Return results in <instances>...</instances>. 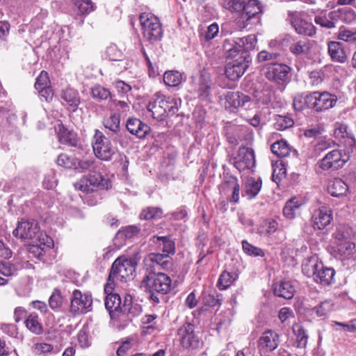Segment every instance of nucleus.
<instances>
[{"mask_svg": "<svg viewBox=\"0 0 356 356\" xmlns=\"http://www.w3.org/2000/svg\"><path fill=\"white\" fill-rule=\"evenodd\" d=\"M256 43L257 38L253 35L234 40V45L227 54L232 60L225 67V74L229 80L236 81L245 73L252 60L250 51L254 49Z\"/></svg>", "mask_w": 356, "mask_h": 356, "instance_id": "1", "label": "nucleus"}, {"mask_svg": "<svg viewBox=\"0 0 356 356\" xmlns=\"http://www.w3.org/2000/svg\"><path fill=\"white\" fill-rule=\"evenodd\" d=\"M134 271V267L131 260L125 257L116 259L112 264L107 282L105 284V292L108 293L113 291L116 282H126Z\"/></svg>", "mask_w": 356, "mask_h": 356, "instance_id": "2", "label": "nucleus"}, {"mask_svg": "<svg viewBox=\"0 0 356 356\" xmlns=\"http://www.w3.org/2000/svg\"><path fill=\"white\" fill-rule=\"evenodd\" d=\"M154 119L162 120L167 115H175L178 111L177 100L172 97L156 95V98L147 106Z\"/></svg>", "mask_w": 356, "mask_h": 356, "instance_id": "3", "label": "nucleus"}, {"mask_svg": "<svg viewBox=\"0 0 356 356\" xmlns=\"http://www.w3.org/2000/svg\"><path fill=\"white\" fill-rule=\"evenodd\" d=\"M143 286L149 292L165 295L172 289V280L164 273H146L142 280Z\"/></svg>", "mask_w": 356, "mask_h": 356, "instance_id": "4", "label": "nucleus"}, {"mask_svg": "<svg viewBox=\"0 0 356 356\" xmlns=\"http://www.w3.org/2000/svg\"><path fill=\"white\" fill-rule=\"evenodd\" d=\"M143 37L151 42L161 39L163 30L157 17L149 13H143L139 17Z\"/></svg>", "mask_w": 356, "mask_h": 356, "instance_id": "5", "label": "nucleus"}, {"mask_svg": "<svg viewBox=\"0 0 356 356\" xmlns=\"http://www.w3.org/2000/svg\"><path fill=\"white\" fill-rule=\"evenodd\" d=\"M291 68L285 64L275 63L267 68L266 77L277 84V90L282 92L289 81Z\"/></svg>", "mask_w": 356, "mask_h": 356, "instance_id": "6", "label": "nucleus"}, {"mask_svg": "<svg viewBox=\"0 0 356 356\" xmlns=\"http://www.w3.org/2000/svg\"><path fill=\"white\" fill-rule=\"evenodd\" d=\"M92 148L95 156L102 161H110L115 152L110 140L96 129L92 138Z\"/></svg>", "mask_w": 356, "mask_h": 356, "instance_id": "7", "label": "nucleus"}, {"mask_svg": "<svg viewBox=\"0 0 356 356\" xmlns=\"http://www.w3.org/2000/svg\"><path fill=\"white\" fill-rule=\"evenodd\" d=\"M177 335L184 349L195 350L202 346V341L195 332V327L192 323H186L181 325L177 330Z\"/></svg>", "mask_w": 356, "mask_h": 356, "instance_id": "8", "label": "nucleus"}, {"mask_svg": "<svg viewBox=\"0 0 356 356\" xmlns=\"http://www.w3.org/2000/svg\"><path fill=\"white\" fill-rule=\"evenodd\" d=\"M350 152V149L344 152L340 149L330 151L320 161L319 167L323 170L342 168L349 160Z\"/></svg>", "mask_w": 356, "mask_h": 356, "instance_id": "9", "label": "nucleus"}, {"mask_svg": "<svg viewBox=\"0 0 356 356\" xmlns=\"http://www.w3.org/2000/svg\"><path fill=\"white\" fill-rule=\"evenodd\" d=\"M289 20L296 32L300 35L312 37L316 33L315 26L307 19L304 13L289 12Z\"/></svg>", "mask_w": 356, "mask_h": 356, "instance_id": "10", "label": "nucleus"}, {"mask_svg": "<svg viewBox=\"0 0 356 356\" xmlns=\"http://www.w3.org/2000/svg\"><path fill=\"white\" fill-rule=\"evenodd\" d=\"M77 185L81 191L88 193L94 192L97 189H107L111 186V183L100 173L93 172L86 177L82 178Z\"/></svg>", "mask_w": 356, "mask_h": 356, "instance_id": "11", "label": "nucleus"}, {"mask_svg": "<svg viewBox=\"0 0 356 356\" xmlns=\"http://www.w3.org/2000/svg\"><path fill=\"white\" fill-rule=\"evenodd\" d=\"M146 273H161V270L171 268L172 262L166 255L159 253H150L144 259Z\"/></svg>", "mask_w": 356, "mask_h": 356, "instance_id": "12", "label": "nucleus"}, {"mask_svg": "<svg viewBox=\"0 0 356 356\" xmlns=\"http://www.w3.org/2000/svg\"><path fill=\"white\" fill-rule=\"evenodd\" d=\"M312 107L316 112H321L334 107L337 102L336 95L328 92H312Z\"/></svg>", "mask_w": 356, "mask_h": 356, "instance_id": "13", "label": "nucleus"}, {"mask_svg": "<svg viewBox=\"0 0 356 356\" xmlns=\"http://www.w3.org/2000/svg\"><path fill=\"white\" fill-rule=\"evenodd\" d=\"M220 195L232 203H237L240 197V185L238 179L230 176L220 185Z\"/></svg>", "mask_w": 356, "mask_h": 356, "instance_id": "14", "label": "nucleus"}, {"mask_svg": "<svg viewBox=\"0 0 356 356\" xmlns=\"http://www.w3.org/2000/svg\"><path fill=\"white\" fill-rule=\"evenodd\" d=\"M92 299L90 294L82 293L79 290H74L71 298L70 311L74 314L86 313L91 307Z\"/></svg>", "mask_w": 356, "mask_h": 356, "instance_id": "15", "label": "nucleus"}, {"mask_svg": "<svg viewBox=\"0 0 356 356\" xmlns=\"http://www.w3.org/2000/svg\"><path fill=\"white\" fill-rule=\"evenodd\" d=\"M329 251L337 259L341 260L350 259L356 253V245L350 241L332 243Z\"/></svg>", "mask_w": 356, "mask_h": 356, "instance_id": "16", "label": "nucleus"}, {"mask_svg": "<svg viewBox=\"0 0 356 356\" xmlns=\"http://www.w3.org/2000/svg\"><path fill=\"white\" fill-rule=\"evenodd\" d=\"M234 165L239 171L251 169L255 165V157L252 148L241 147L234 159Z\"/></svg>", "mask_w": 356, "mask_h": 356, "instance_id": "17", "label": "nucleus"}, {"mask_svg": "<svg viewBox=\"0 0 356 356\" xmlns=\"http://www.w3.org/2000/svg\"><path fill=\"white\" fill-rule=\"evenodd\" d=\"M314 41L307 38L293 39L289 44V51L297 58L308 57L312 52Z\"/></svg>", "mask_w": 356, "mask_h": 356, "instance_id": "18", "label": "nucleus"}, {"mask_svg": "<svg viewBox=\"0 0 356 356\" xmlns=\"http://www.w3.org/2000/svg\"><path fill=\"white\" fill-rule=\"evenodd\" d=\"M251 104L250 97L239 92L229 91L225 95L224 106L230 111L238 107L249 108Z\"/></svg>", "mask_w": 356, "mask_h": 356, "instance_id": "19", "label": "nucleus"}, {"mask_svg": "<svg viewBox=\"0 0 356 356\" xmlns=\"http://www.w3.org/2000/svg\"><path fill=\"white\" fill-rule=\"evenodd\" d=\"M39 228L34 221L22 220L13 230V235L22 239H32L38 232Z\"/></svg>", "mask_w": 356, "mask_h": 356, "instance_id": "20", "label": "nucleus"}, {"mask_svg": "<svg viewBox=\"0 0 356 356\" xmlns=\"http://www.w3.org/2000/svg\"><path fill=\"white\" fill-rule=\"evenodd\" d=\"M261 12V5L258 0H248L245 1L241 14V18L244 22L243 28H246L249 24H252V19L257 18V15Z\"/></svg>", "mask_w": 356, "mask_h": 356, "instance_id": "21", "label": "nucleus"}, {"mask_svg": "<svg viewBox=\"0 0 356 356\" xmlns=\"http://www.w3.org/2000/svg\"><path fill=\"white\" fill-rule=\"evenodd\" d=\"M277 87H275L270 83H265L261 90H257L254 92V98L258 104L268 105L273 100L277 99Z\"/></svg>", "mask_w": 356, "mask_h": 356, "instance_id": "22", "label": "nucleus"}, {"mask_svg": "<svg viewBox=\"0 0 356 356\" xmlns=\"http://www.w3.org/2000/svg\"><path fill=\"white\" fill-rule=\"evenodd\" d=\"M39 241V245H32L29 248V252L39 260L44 261L46 254L53 248L54 241L46 234H41Z\"/></svg>", "mask_w": 356, "mask_h": 356, "instance_id": "23", "label": "nucleus"}, {"mask_svg": "<svg viewBox=\"0 0 356 356\" xmlns=\"http://www.w3.org/2000/svg\"><path fill=\"white\" fill-rule=\"evenodd\" d=\"M332 220V211L330 208L322 206L316 209L312 215V220L314 229H323L328 225Z\"/></svg>", "mask_w": 356, "mask_h": 356, "instance_id": "24", "label": "nucleus"}, {"mask_svg": "<svg viewBox=\"0 0 356 356\" xmlns=\"http://www.w3.org/2000/svg\"><path fill=\"white\" fill-rule=\"evenodd\" d=\"M280 343V337L273 330L265 331L258 340V348L259 350L273 351L275 350Z\"/></svg>", "mask_w": 356, "mask_h": 356, "instance_id": "25", "label": "nucleus"}, {"mask_svg": "<svg viewBox=\"0 0 356 356\" xmlns=\"http://www.w3.org/2000/svg\"><path fill=\"white\" fill-rule=\"evenodd\" d=\"M127 130L138 138H144L149 132L150 127L140 119L129 118L126 124Z\"/></svg>", "mask_w": 356, "mask_h": 356, "instance_id": "26", "label": "nucleus"}, {"mask_svg": "<svg viewBox=\"0 0 356 356\" xmlns=\"http://www.w3.org/2000/svg\"><path fill=\"white\" fill-rule=\"evenodd\" d=\"M112 291L106 293L104 304L111 318L115 319L119 317L122 305L120 296L118 293H113Z\"/></svg>", "mask_w": 356, "mask_h": 356, "instance_id": "27", "label": "nucleus"}, {"mask_svg": "<svg viewBox=\"0 0 356 356\" xmlns=\"http://www.w3.org/2000/svg\"><path fill=\"white\" fill-rule=\"evenodd\" d=\"M211 77L209 73L203 70L200 72L198 93L202 100H208L212 88Z\"/></svg>", "mask_w": 356, "mask_h": 356, "instance_id": "28", "label": "nucleus"}, {"mask_svg": "<svg viewBox=\"0 0 356 356\" xmlns=\"http://www.w3.org/2000/svg\"><path fill=\"white\" fill-rule=\"evenodd\" d=\"M334 274L335 271L333 268L324 266L321 262L313 279L316 282L327 286L334 281Z\"/></svg>", "mask_w": 356, "mask_h": 356, "instance_id": "29", "label": "nucleus"}, {"mask_svg": "<svg viewBox=\"0 0 356 356\" xmlns=\"http://www.w3.org/2000/svg\"><path fill=\"white\" fill-rule=\"evenodd\" d=\"M295 291V283L289 280L282 281L274 286L275 295L285 299L292 298Z\"/></svg>", "mask_w": 356, "mask_h": 356, "instance_id": "30", "label": "nucleus"}, {"mask_svg": "<svg viewBox=\"0 0 356 356\" xmlns=\"http://www.w3.org/2000/svg\"><path fill=\"white\" fill-rule=\"evenodd\" d=\"M338 15L336 11H331L327 15L322 11L315 15L314 22L321 27L330 29L335 27L334 21L337 19Z\"/></svg>", "mask_w": 356, "mask_h": 356, "instance_id": "31", "label": "nucleus"}, {"mask_svg": "<svg viewBox=\"0 0 356 356\" xmlns=\"http://www.w3.org/2000/svg\"><path fill=\"white\" fill-rule=\"evenodd\" d=\"M141 312L140 305L136 303L134 304L130 296L127 295L124 297L120 314L127 315L129 319H131V318L138 316Z\"/></svg>", "mask_w": 356, "mask_h": 356, "instance_id": "32", "label": "nucleus"}, {"mask_svg": "<svg viewBox=\"0 0 356 356\" xmlns=\"http://www.w3.org/2000/svg\"><path fill=\"white\" fill-rule=\"evenodd\" d=\"M334 135L337 138L344 139V145H348L349 149L353 152V147L355 145V139L353 135L348 132V127L343 124H337L335 125Z\"/></svg>", "mask_w": 356, "mask_h": 356, "instance_id": "33", "label": "nucleus"}, {"mask_svg": "<svg viewBox=\"0 0 356 356\" xmlns=\"http://www.w3.org/2000/svg\"><path fill=\"white\" fill-rule=\"evenodd\" d=\"M328 53L334 62L343 63L346 60L343 47L339 42L331 41L328 43Z\"/></svg>", "mask_w": 356, "mask_h": 356, "instance_id": "34", "label": "nucleus"}, {"mask_svg": "<svg viewBox=\"0 0 356 356\" xmlns=\"http://www.w3.org/2000/svg\"><path fill=\"white\" fill-rule=\"evenodd\" d=\"M347 184L341 179H334L327 185V191L333 197L343 196L348 192Z\"/></svg>", "mask_w": 356, "mask_h": 356, "instance_id": "35", "label": "nucleus"}, {"mask_svg": "<svg viewBox=\"0 0 356 356\" xmlns=\"http://www.w3.org/2000/svg\"><path fill=\"white\" fill-rule=\"evenodd\" d=\"M104 127L113 132L118 134L120 131V115L117 112H112L109 115L105 116L102 121Z\"/></svg>", "mask_w": 356, "mask_h": 356, "instance_id": "36", "label": "nucleus"}, {"mask_svg": "<svg viewBox=\"0 0 356 356\" xmlns=\"http://www.w3.org/2000/svg\"><path fill=\"white\" fill-rule=\"evenodd\" d=\"M61 99L74 111L80 104V97L76 90L67 88L62 90Z\"/></svg>", "mask_w": 356, "mask_h": 356, "instance_id": "37", "label": "nucleus"}, {"mask_svg": "<svg viewBox=\"0 0 356 356\" xmlns=\"http://www.w3.org/2000/svg\"><path fill=\"white\" fill-rule=\"evenodd\" d=\"M56 130L57 131L58 140L60 143L70 146L76 145V139L74 133L70 131L63 124H58Z\"/></svg>", "mask_w": 356, "mask_h": 356, "instance_id": "38", "label": "nucleus"}, {"mask_svg": "<svg viewBox=\"0 0 356 356\" xmlns=\"http://www.w3.org/2000/svg\"><path fill=\"white\" fill-rule=\"evenodd\" d=\"M150 241L159 246L162 245V251L163 254L169 257V254H174L175 250L174 242L168 236H154Z\"/></svg>", "mask_w": 356, "mask_h": 356, "instance_id": "39", "label": "nucleus"}, {"mask_svg": "<svg viewBox=\"0 0 356 356\" xmlns=\"http://www.w3.org/2000/svg\"><path fill=\"white\" fill-rule=\"evenodd\" d=\"M261 180H256L253 177H248L245 183V193L248 199L255 197L259 193L261 188Z\"/></svg>", "mask_w": 356, "mask_h": 356, "instance_id": "40", "label": "nucleus"}, {"mask_svg": "<svg viewBox=\"0 0 356 356\" xmlns=\"http://www.w3.org/2000/svg\"><path fill=\"white\" fill-rule=\"evenodd\" d=\"M321 261L316 257H312L304 261L302 264V271L307 277H314Z\"/></svg>", "mask_w": 356, "mask_h": 356, "instance_id": "41", "label": "nucleus"}, {"mask_svg": "<svg viewBox=\"0 0 356 356\" xmlns=\"http://www.w3.org/2000/svg\"><path fill=\"white\" fill-rule=\"evenodd\" d=\"M312 92L304 95L298 94L294 97L293 99V106L297 111H302L306 108L312 107Z\"/></svg>", "mask_w": 356, "mask_h": 356, "instance_id": "42", "label": "nucleus"}, {"mask_svg": "<svg viewBox=\"0 0 356 356\" xmlns=\"http://www.w3.org/2000/svg\"><path fill=\"white\" fill-rule=\"evenodd\" d=\"M76 14L87 15L95 9V4L91 0H73Z\"/></svg>", "mask_w": 356, "mask_h": 356, "instance_id": "43", "label": "nucleus"}, {"mask_svg": "<svg viewBox=\"0 0 356 356\" xmlns=\"http://www.w3.org/2000/svg\"><path fill=\"white\" fill-rule=\"evenodd\" d=\"M183 81V75L177 70H169L163 74L164 83L170 87L178 86Z\"/></svg>", "mask_w": 356, "mask_h": 356, "instance_id": "44", "label": "nucleus"}, {"mask_svg": "<svg viewBox=\"0 0 356 356\" xmlns=\"http://www.w3.org/2000/svg\"><path fill=\"white\" fill-rule=\"evenodd\" d=\"M302 202L297 198H292L286 202L284 209L283 214L288 219H293L296 215V211L302 206Z\"/></svg>", "mask_w": 356, "mask_h": 356, "instance_id": "45", "label": "nucleus"}, {"mask_svg": "<svg viewBox=\"0 0 356 356\" xmlns=\"http://www.w3.org/2000/svg\"><path fill=\"white\" fill-rule=\"evenodd\" d=\"M272 152L279 157H286L290 154L291 147L284 140H279L270 146Z\"/></svg>", "mask_w": 356, "mask_h": 356, "instance_id": "46", "label": "nucleus"}, {"mask_svg": "<svg viewBox=\"0 0 356 356\" xmlns=\"http://www.w3.org/2000/svg\"><path fill=\"white\" fill-rule=\"evenodd\" d=\"M25 323L26 327L33 333L40 334L42 332V326L39 322L38 316L36 313L30 314Z\"/></svg>", "mask_w": 356, "mask_h": 356, "instance_id": "47", "label": "nucleus"}, {"mask_svg": "<svg viewBox=\"0 0 356 356\" xmlns=\"http://www.w3.org/2000/svg\"><path fill=\"white\" fill-rule=\"evenodd\" d=\"M352 234V229L346 225H339L333 234L332 243L344 242L350 241L349 238Z\"/></svg>", "mask_w": 356, "mask_h": 356, "instance_id": "48", "label": "nucleus"}, {"mask_svg": "<svg viewBox=\"0 0 356 356\" xmlns=\"http://www.w3.org/2000/svg\"><path fill=\"white\" fill-rule=\"evenodd\" d=\"M90 95L93 99L97 101L106 100L111 97L110 90L99 84H95L91 88Z\"/></svg>", "mask_w": 356, "mask_h": 356, "instance_id": "49", "label": "nucleus"}, {"mask_svg": "<svg viewBox=\"0 0 356 356\" xmlns=\"http://www.w3.org/2000/svg\"><path fill=\"white\" fill-rule=\"evenodd\" d=\"M293 124V120L289 116L276 115L274 117V127L277 130L284 131L291 127Z\"/></svg>", "mask_w": 356, "mask_h": 356, "instance_id": "50", "label": "nucleus"}, {"mask_svg": "<svg viewBox=\"0 0 356 356\" xmlns=\"http://www.w3.org/2000/svg\"><path fill=\"white\" fill-rule=\"evenodd\" d=\"M140 232V228L135 225L127 226L119 230L116 234V238L122 241L131 238Z\"/></svg>", "mask_w": 356, "mask_h": 356, "instance_id": "51", "label": "nucleus"}, {"mask_svg": "<svg viewBox=\"0 0 356 356\" xmlns=\"http://www.w3.org/2000/svg\"><path fill=\"white\" fill-rule=\"evenodd\" d=\"M245 2V0H224L222 5L232 13H241L243 12Z\"/></svg>", "mask_w": 356, "mask_h": 356, "instance_id": "52", "label": "nucleus"}, {"mask_svg": "<svg viewBox=\"0 0 356 356\" xmlns=\"http://www.w3.org/2000/svg\"><path fill=\"white\" fill-rule=\"evenodd\" d=\"M235 280L234 275L226 270L223 271L218 280L217 286L220 290L227 289Z\"/></svg>", "mask_w": 356, "mask_h": 356, "instance_id": "53", "label": "nucleus"}, {"mask_svg": "<svg viewBox=\"0 0 356 356\" xmlns=\"http://www.w3.org/2000/svg\"><path fill=\"white\" fill-rule=\"evenodd\" d=\"M335 11L339 15L337 18L347 24H350L356 19V13L350 8H343Z\"/></svg>", "mask_w": 356, "mask_h": 356, "instance_id": "54", "label": "nucleus"}, {"mask_svg": "<svg viewBox=\"0 0 356 356\" xmlns=\"http://www.w3.org/2000/svg\"><path fill=\"white\" fill-rule=\"evenodd\" d=\"M337 38L350 44H356V31L341 28Z\"/></svg>", "mask_w": 356, "mask_h": 356, "instance_id": "55", "label": "nucleus"}, {"mask_svg": "<svg viewBox=\"0 0 356 356\" xmlns=\"http://www.w3.org/2000/svg\"><path fill=\"white\" fill-rule=\"evenodd\" d=\"M242 248L244 252L248 255L261 257H263L265 255V253L262 249L252 245L247 241H242Z\"/></svg>", "mask_w": 356, "mask_h": 356, "instance_id": "56", "label": "nucleus"}, {"mask_svg": "<svg viewBox=\"0 0 356 356\" xmlns=\"http://www.w3.org/2000/svg\"><path fill=\"white\" fill-rule=\"evenodd\" d=\"M293 332L296 336L298 347L305 348L308 339L306 330L302 327L297 325L296 327H293Z\"/></svg>", "mask_w": 356, "mask_h": 356, "instance_id": "57", "label": "nucleus"}, {"mask_svg": "<svg viewBox=\"0 0 356 356\" xmlns=\"http://www.w3.org/2000/svg\"><path fill=\"white\" fill-rule=\"evenodd\" d=\"M163 214L162 209L157 207H149L143 211L140 217L141 219L150 220L160 218Z\"/></svg>", "mask_w": 356, "mask_h": 356, "instance_id": "58", "label": "nucleus"}, {"mask_svg": "<svg viewBox=\"0 0 356 356\" xmlns=\"http://www.w3.org/2000/svg\"><path fill=\"white\" fill-rule=\"evenodd\" d=\"M58 165L66 168H76V160L75 158L69 156L66 154H60L57 158Z\"/></svg>", "mask_w": 356, "mask_h": 356, "instance_id": "59", "label": "nucleus"}, {"mask_svg": "<svg viewBox=\"0 0 356 356\" xmlns=\"http://www.w3.org/2000/svg\"><path fill=\"white\" fill-rule=\"evenodd\" d=\"M17 268L15 265L8 261L0 262V273L6 277L13 276L16 274Z\"/></svg>", "mask_w": 356, "mask_h": 356, "instance_id": "60", "label": "nucleus"}, {"mask_svg": "<svg viewBox=\"0 0 356 356\" xmlns=\"http://www.w3.org/2000/svg\"><path fill=\"white\" fill-rule=\"evenodd\" d=\"M63 297L60 291L55 289L49 297V305L52 309H56L62 305Z\"/></svg>", "mask_w": 356, "mask_h": 356, "instance_id": "61", "label": "nucleus"}, {"mask_svg": "<svg viewBox=\"0 0 356 356\" xmlns=\"http://www.w3.org/2000/svg\"><path fill=\"white\" fill-rule=\"evenodd\" d=\"M332 309V305L330 301L322 302L320 305L315 307L313 311L316 312L318 316H325Z\"/></svg>", "mask_w": 356, "mask_h": 356, "instance_id": "62", "label": "nucleus"}, {"mask_svg": "<svg viewBox=\"0 0 356 356\" xmlns=\"http://www.w3.org/2000/svg\"><path fill=\"white\" fill-rule=\"evenodd\" d=\"M49 84V79L48 73L45 71H42L40 75L37 77L35 88L36 90L44 88L46 86H48Z\"/></svg>", "mask_w": 356, "mask_h": 356, "instance_id": "63", "label": "nucleus"}, {"mask_svg": "<svg viewBox=\"0 0 356 356\" xmlns=\"http://www.w3.org/2000/svg\"><path fill=\"white\" fill-rule=\"evenodd\" d=\"M106 53L111 60L124 63L123 60L120 58V57H122V54L120 51L118 50L116 46L111 45L108 47L106 49Z\"/></svg>", "mask_w": 356, "mask_h": 356, "instance_id": "64", "label": "nucleus"}]
</instances>
